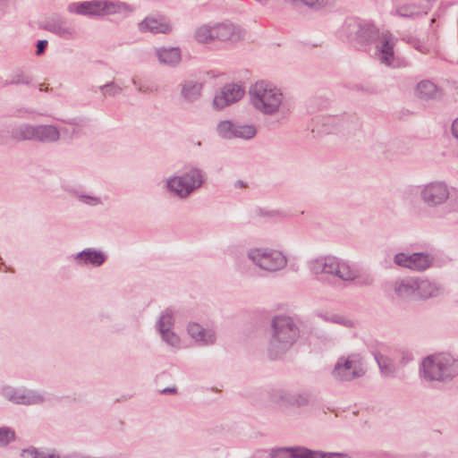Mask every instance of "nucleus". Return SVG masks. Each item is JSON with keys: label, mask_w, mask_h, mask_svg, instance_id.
Masks as SVG:
<instances>
[{"label": "nucleus", "mask_w": 458, "mask_h": 458, "mask_svg": "<svg viewBox=\"0 0 458 458\" xmlns=\"http://www.w3.org/2000/svg\"><path fill=\"white\" fill-rule=\"evenodd\" d=\"M272 327L273 336L269 344V355L276 359L294 344L299 336V328L289 317H276Z\"/></svg>", "instance_id": "f257e3e1"}, {"label": "nucleus", "mask_w": 458, "mask_h": 458, "mask_svg": "<svg viewBox=\"0 0 458 458\" xmlns=\"http://www.w3.org/2000/svg\"><path fill=\"white\" fill-rule=\"evenodd\" d=\"M422 367L424 377L430 381L445 380L458 374V361L447 353L427 357Z\"/></svg>", "instance_id": "f03ea898"}, {"label": "nucleus", "mask_w": 458, "mask_h": 458, "mask_svg": "<svg viewBox=\"0 0 458 458\" xmlns=\"http://www.w3.org/2000/svg\"><path fill=\"white\" fill-rule=\"evenodd\" d=\"M250 94L253 106L265 114L277 111L283 100L280 90L264 81L257 82Z\"/></svg>", "instance_id": "7ed1b4c3"}, {"label": "nucleus", "mask_w": 458, "mask_h": 458, "mask_svg": "<svg viewBox=\"0 0 458 458\" xmlns=\"http://www.w3.org/2000/svg\"><path fill=\"white\" fill-rule=\"evenodd\" d=\"M309 266L315 274H329L343 280H353L358 275L344 259H310Z\"/></svg>", "instance_id": "20e7f679"}, {"label": "nucleus", "mask_w": 458, "mask_h": 458, "mask_svg": "<svg viewBox=\"0 0 458 458\" xmlns=\"http://www.w3.org/2000/svg\"><path fill=\"white\" fill-rule=\"evenodd\" d=\"M364 374V364L357 354L339 358L332 371L333 377L340 381H350Z\"/></svg>", "instance_id": "39448f33"}, {"label": "nucleus", "mask_w": 458, "mask_h": 458, "mask_svg": "<svg viewBox=\"0 0 458 458\" xmlns=\"http://www.w3.org/2000/svg\"><path fill=\"white\" fill-rule=\"evenodd\" d=\"M175 177L171 179L167 186L170 191H174L180 197H185L191 192L195 188L201 184V175L198 171H193L191 177Z\"/></svg>", "instance_id": "423d86ee"}, {"label": "nucleus", "mask_w": 458, "mask_h": 458, "mask_svg": "<svg viewBox=\"0 0 458 458\" xmlns=\"http://www.w3.org/2000/svg\"><path fill=\"white\" fill-rule=\"evenodd\" d=\"M119 6L114 4H108L103 1L85 2L80 4H73L71 10L79 14H110L118 12Z\"/></svg>", "instance_id": "0eeeda50"}, {"label": "nucleus", "mask_w": 458, "mask_h": 458, "mask_svg": "<svg viewBox=\"0 0 458 458\" xmlns=\"http://www.w3.org/2000/svg\"><path fill=\"white\" fill-rule=\"evenodd\" d=\"M244 95V89L239 85H228L215 97L214 105L217 108H223L240 100Z\"/></svg>", "instance_id": "6e6552de"}, {"label": "nucleus", "mask_w": 458, "mask_h": 458, "mask_svg": "<svg viewBox=\"0 0 458 458\" xmlns=\"http://www.w3.org/2000/svg\"><path fill=\"white\" fill-rule=\"evenodd\" d=\"M58 132L55 127L41 126L37 129L25 128L22 132V139H38L42 141H54L58 139Z\"/></svg>", "instance_id": "1a4fd4ad"}, {"label": "nucleus", "mask_w": 458, "mask_h": 458, "mask_svg": "<svg viewBox=\"0 0 458 458\" xmlns=\"http://www.w3.org/2000/svg\"><path fill=\"white\" fill-rule=\"evenodd\" d=\"M173 325V316L168 310H165L160 317L158 321L159 331L162 335L163 339L172 346H177L179 344V338L170 330Z\"/></svg>", "instance_id": "9d476101"}, {"label": "nucleus", "mask_w": 458, "mask_h": 458, "mask_svg": "<svg viewBox=\"0 0 458 458\" xmlns=\"http://www.w3.org/2000/svg\"><path fill=\"white\" fill-rule=\"evenodd\" d=\"M417 280L412 278L403 279L395 282L388 292L393 291L394 294L401 299L416 298Z\"/></svg>", "instance_id": "9b49d317"}, {"label": "nucleus", "mask_w": 458, "mask_h": 458, "mask_svg": "<svg viewBox=\"0 0 458 458\" xmlns=\"http://www.w3.org/2000/svg\"><path fill=\"white\" fill-rule=\"evenodd\" d=\"M422 195L426 202L437 205L445 201L447 199L448 193L445 185L437 183L427 186Z\"/></svg>", "instance_id": "f8f14e48"}, {"label": "nucleus", "mask_w": 458, "mask_h": 458, "mask_svg": "<svg viewBox=\"0 0 458 458\" xmlns=\"http://www.w3.org/2000/svg\"><path fill=\"white\" fill-rule=\"evenodd\" d=\"M442 293V288L428 280H417L416 299H428Z\"/></svg>", "instance_id": "ddd939ff"}, {"label": "nucleus", "mask_w": 458, "mask_h": 458, "mask_svg": "<svg viewBox=\"0 0 458 458\" xmlns=\"http://www.w3.org/2000/svg\"><path fill=\"white\" fill-rule=\"evenodd\" d=\"M310 454V449L298 446L273 450L269 458H309Z\"/></svg>", "instance_id": "4468645a"}, {"label": "nucleus", "mask_w": 458, "mask_h": 458, "mask_svg": "<svg viewBox=\"0 0 458 458\" xmlns=\"http://www.w3.org/2000/svg\"><path fill=\"white\" fill-rule=\"evenodd\" d=\"M215 40H235L240 37L239 30L233 24H217L213 26Z\"/></svg>", "instance_id": "2eb2a0df"}, {"label": "nucleus", "mask_w": 458, "mask_h": 458, "mask_svg": "<svg viewBox=\"0 0 458 458\" xmlns=\"http://www.w3.org/2000/svg\"><path fill=\"white\" fill-rule=\"evenodd\" d=\"M188 332L191 338L204 344H213L215 335L211 331L205 330L202 327L196 323H191L188 327Z\"/></svg>", "instance_id": "dca6fc26"}, {"label": "nucleus", "mask_w": 458, "mask_h": 458, "mask_svg": "<svg viewBox=\"0 0 458 458\" xmlns=\"http://www.w3.org/2000/svg\"><path fill=\"white\" fill-rule=\"evenodd\" d=\"M139 28L143 32L149 31L152 33H167L171 30L167 22L155 18H147L139 24Z\"/></svg>", "instance_id": "f3484780"}, {"label": "nucleus", "mask_w": 458, "mask_h": 458, "mask_svg": "<svg viewBox=\"0 0 458 458\" xmlns=\"http://www.w3.org/2000/svg\"><path fill=\"white\" fill-rule=\"evenodd\" d=\"M5 396L12 402L21 404H32L37 403L42 401L40 395L38 394H24L18 391H6Z\"/></svg>", "instance_id": "a211bd4d"}, {"label": "nucleus", "mask_w": 458, "mask_h": 458, "mask_svg": "<svg viewBox=\"0 0 458 458\" xmlns=\"http://www.w3.org/2000/svg\"><path fill=\"white\" fill-rule=\"evenodd\" d=\"M255 266L267 272H275L286 266L287 259H251Z\"/></svg>", "instance_id": "6ab92c4d"}, {"label": "nucleus", "mask_w": 458, "mask_h": 458, "mask_svg": "<svg viewBox=\"0 0 458 458\" xmlns=\"http://www.w3.org/2000/svg\"><path fill=\"white\" fill-rule=\"evenodd\" d=\"M397 266L412 271H423L431 266L430 259H394Z\"/></svg>", "instance_id": "aec40b11"}, {"label": "nucleus", "mask_w": 458, "mask_h": 458, "mask_svg": "<svg viewBox=\"0 0 458 458\" xmlns=\"http://www.w3.org/2000/svg\"><path fill=\"white\" fill-rule=\"evenodd\" d=\"M394 57L393 42L390 35H383V46L380 51V60L382 63L390 64Z\"/></svg>", "instance_id": "412c9836"}, {"label": "nucleus", "mask_w": 458, "mask_h": 458, "mask_svg": "<svg viewBox=\"0 0 458 458\" xmlns=\"http://www.w3.org/2000/svg\"><path fill=\"white\" fill-rule=\"evenodd\" d=\"M157 55L159 61L166 64H174L181 60V53L178 48L163 49Z\"/></svg>", "instance_id": "4be33fe9"}, {"label": "nucleus", "mask_w": 458, "mask_h": 458, "mask_svg": "<svg viewBox=\"0 0 458 458\" xmlns=\"http://www.w3.org/2000/svg\"><path fill=\"white\" fill-rule=\"evenodd\" d=\"M195 38L198 42L207 44L215 40L213 27L203 25L198 28L195 32Z\"/></svg>", "instance_id": "5701e85b"}, {"label": "nucleus", "mask_w": 458, "mask_h": 458, "mask_svg": "<svg viewBox=\"0 0 458 458\" xmlns=\"http://www.w3.org/2000/svg\"><path fill=\"white\" fill-rule=\"evenodd\" d=\"M374 356L381 373L386 377L391 376L394 371V366L392 360L379 353H375Z\"/></svg>", "instance_id": "b1692460"}, {"label": "nucleus", "mask_w": 458, "mask_h": 458, "mask_svg": "<svg viewBox=\"0 0 458 458\" xmlns=\"http://www.w3.org/2000/svg\"><path fill=\"white\" fill-rule=\"evenodd\" d=\"M236 127L229 121L221 122L217 126L218 134L225 139H232L236 135Z\"/></svg>", "instance_id": "393cba45"}, {"label": "nucleus", "mask_w": 458, "mask_h": 458, "mask_svg": "<svg viewBox=\"0 0 458 458\" xmlns=\"http://www.w3.org/2000/svg\"><path fill=\"white\" fill-rule=\"evenodd\" d=\"M417 89L423 98H432L435 96L437 91L435 85L429 81L420 82L418 85Z\"/></svg>", "instance_id": "a878e982"}, {"label": "nucleus", "mask_w": 458, "mask_h": 458, "mask_svg": "<svg viewBox=\"0 0 458 458\" xmlns=\"http://www.w3.org/2000/svg\"><path fill=\"white\" fill-rule=\"evenodd\" d=\"M15 438L14 431L7 427L0 428V446L4 447Z\"/></svg>", "instance_id": "bb28decb"}, {"label": "nucleus", "mask_w": 458, "mask_h": 458, "mask_svg": "<svg viewBox=\"0 0 458 458\" xmlns=\"http://www.w3.org/2000/svg\"><path fill=\"white\" fill-rule=\"evenodd\" d=\"M236 135L234 137L242 139H250L256 135V129L250 125H242L236 127Z\"/></svg>", "instance_id": "cd10ccee"}, {"label": "nucleus", "mask_w": 458, "mask_h": 458, "mask_svg": "<svg viewBox=\"0 0 458 458\" xmlns=\"http://www.w3.org/2000/svg\"><path fill=\"white\" fill-rule=\"evenodd\" d=\"M21 455L26 456L27 458H59L58 455L55 454H46L44 452H39L33 447L23 450Z\"/></svg>", "instance_id": "c85d7f7f"}, {"label": "nucleus", "mask_w": 458, "mask_h": 458, "mask_svg": "<svg viewBox=\"0 0 458 458\" xmlns=\"http://www.w3.org/2000/svg\"><path fill=\"white\" fill-rule=\"evenodd\" d=\"M286 402L293 405L303 406L309 403L310 396L308 394H298L286 399Z\"/></svg>", "instance_id": "c756f323"}, {"label": "nucleus", "mask_w": 458, "mask_h": 458, "mask_svg": "<svg viewBox=\"0 0 458 458\" xmlns=\"http://www.w3.org/2000/svg\"><path fill=\"white\" fill-rule=\"evenodd\" d=\"M310 454H311L309 455V458H347L346 454H340V453L325 454V453L310 450Z\"/></svg>", "instance_id": "7c9ffc66"}, {"label": "nucleus", "mask_w": 458, "mask_h": 458, "mask_svg": "<svg viewBox=\"0 0 458 458\" xmlns=\"http://www.w3.org/2000/svg\"><path fill=\"white\" fill-rule=\"evenodd\" d=\"M200 89L201 87L199 85H192L191 86V90L192 92L190 91L189 88L188 87H184L183 89V95L185 96V98L191 99L195 95H199V92H200Z\"/></svg>", "instance_id": "2f4dec72"}, {"label": "nucleus", "mask_w": 458, "mask_h": 458, "mask_svg": "<svg viewBox=\"0 0 458 458\" xmlns=\"http://www.w3.org/2000/svg\"><path fill=\"white\" fill-rule=\"evenodd\" d=\"M78 258H94V259H97V258H103V255L102 253L97 251V250H84L82 251Z\"/></svg>", "instance_id": "473e14b6"}, {"label": "nucleus", "mask_w": 458, "mask_h": 458, "mask_svg": "<svg viewBox=\"0 0 458 458\" xmlns=\"http://www.w3.org/2000/svg\"><path fill=\"white\" fill-rule=\"evenodd\" d=\"M82 260L85 265H88L89 263L94 267H99L103 264L105 259H82Z\"/></svg>", "instance_id": "72a5a7b5"}, {"label": "nucleus", "mask_w": 458, "mask_h": 458, "mask_svg": "<svg viewBox=\"0 0 458 458\" xmlns=\"http://www.w3.org/2000/svg\"><path fill=\"white\" fill-rule=\"evenodd\" d=\"M47 40H40L38 43V45H37V48H38L37 54L40 55L44 51V49L47 47Z\"/></svg>", "instance_id": "f704fd0d"}, {"label": "nucleus", "mask_w": 458, "mask_h": 458, "mask_svg": "<svg viewBox=\"0 0 458 458\" xmlns=\"http://www.w3.org/2000/svg\"><path fill=\"white\" fill-rule=\"evenodd\" d=\"M329 321L339 323V324H345V320L344 318H341L339 316H332L330 318H327Z\"/></svg>", "instance_id": "c9c22d12"}, {"label": "nucleus", "mask_w": 458, "mask_h": 458, "mask_svg": "<svg viewBox=\"0 0 458 458\" xmlns=\"http://www.w3.org/2000/svg\"><path fill=\"white\" fill-rule=\"evenodd\" d=\"M399 13L403 16H411V15L414 14L413 11H408L403 7L399 10Z\"/></svg>", "instance_id": "e433bc0d"}, {"label": "nucleus", "mask_w": 458, "mask_h": 458, "mask_svg": "<svg viewBox=\"0 0 458 458\" xmlns=\"http://www.w3.org/2000/svg\"><path fill=\"white\" fill-rule=\"evenodd\" d=\"M452 130L454 135L458 138V118L454 122Z\"/></svg>", "instance_id": "4c0bfd02"}, {"label": "nucleus", "mask_w": 458, "mask_h": 458, "mask_svg": "<svg viewBox=\"0 0 458 458\" xmlns=\"http://www.w3.org/2000/svg\"><path fill=\"white\" fill-rule=\"evenodd\" d=\"M176 389L175 388H165L161 391L162 394H166V393H175Z\"/></svg>", "instance_id": "58836bf2"}, {"label": "nucleus", "mask_w": 458, "mask_h": 458, "mask_svg": "<svg viewBox=\"0 0 458 458\" xmlns=\"http://www.w3.org/2000/svg\"><path fill=\"white\" fill-rule=\"evenodd\" d=\"M416 258L420 259L421 257H420V255L418 254Z\"/></svg>", "instance_id": "ea45409f"}]
</instances>
